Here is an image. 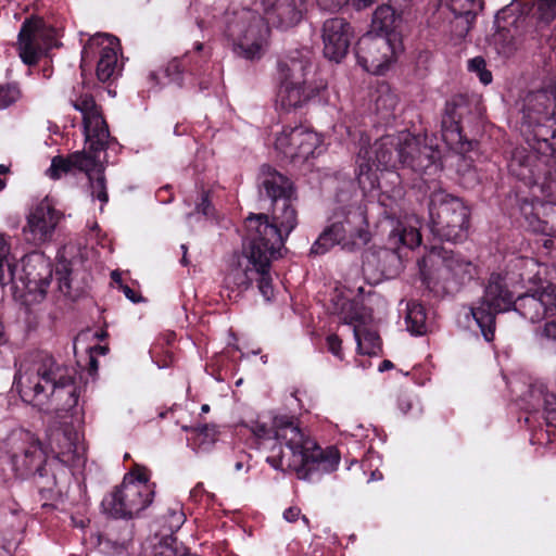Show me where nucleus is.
Wrapping results in <instances>:
<instances>
[{
    "mask_svg": "<svg viewBox=\"0 0 556 556\" xmlns=\"http://www.w3.org/2000/svg\"><path fill=\"white\" fill-rule=\"evenodd\" d=\"M256 185L258 200L267 204L271 222L267 214H251L245 219L248 235L257 233L261 224L275 226L285 239L298 225L296 210L293 205L296 200L293 181L271 165L263 164L257 174Z\"/></svg>",
    "mask_w": 556,
    "mask_h": 556,
    "instance_id": "39448f33",
    "label": "nucleus"
},
{
    "mask_svg": "<svg viewBox=\"0 0 556 556\" xmlns=\"http://www.w3.org/2000/svg\"><path fill=\"white\" fill-rule=\"evenodd\" d=\"M300 513H301L300 508H298V507H289L288 509L285 510L283 517L289 522H293V521L298 520V518L300 516Z\"/></svg>",
    "mask_w": 556,
    "mask_h": 556,
    "instance_id": "6e6d98bb",
    "label": "nucleus"
},
{
    "mask_svg": "<svg viewBox=\"0 0 556 556\" xmlns=\"http://www.w3.org/2000/svg\"><path fill=\"white\" fill-rule=\"evenodd\" d=\"M111 278L119 288L121 287V282H123L121 274L118 271L114 270L111 274Z\"/></svg>",
    "mask_w": 556,
    "mask_h": 556,
    "instance_id": "e2e57ef3",
    "label": "nucleus"
},
{
    "mask_svg": "<svg viewBox=\"0 0 556 556\" xmlns=\"http://www.w3.org/2000/svg\"><path fill=\"white\" fill-rule=\"evenodd\" d=\"M108 351H109V348H108V346H105V345H100V344H97V345H94L93 348H91V349H90V352H91V353H92V352H97V353H99V354H101V355L106 354V352H108Z\"/></svg>",
    "mask_w": 556,
    "mask_h": 556,
    "instance_id": "bf43d9fd",
    "label": "nucleus"
},
{
    "mask_svg": "<svg viewBox=\"0 0 556 556\" xmlns=\"http://www.w3.org/2000/svg\"><path fill=\"white\" fill-rule=\"evenodd\" d=\"M510 5H513V2H509V5H506L505 8H509L510 9V12L507 13L506 15V21H513L514 17H516L514 14H513V9L510 8ZM519 17V23L523 22V17L521 16H518Z\"/></svg>",
    "mask_w": 556,
    "mask_h": 556,
    "instance_id": "0e129e2a",
    "label": "nucleus"
},
{
    "mask_svg": "<svg viewBox=\"0 0 556 556\" xmlns=\"http://www.w3.org/2000/svg\"><path fill=\"white\" fill-rule=\"evenodd\" d=\"M28 438L29 440L22 451L14 453L11 457L12 467L21 478H29L48 464L40 440L34 435H28Z\"/></svg>",
    "mask_w": 556,
    "mask_h": 556,
    "instance_id": "b1692460",
    "label": "nucleus"
},
{
    "mask_svg": "<svg viewBox=\"0 0 556 556\" xmlns=\"http://www.w3.org/2000/svg\"><path fill=\"white\" fill-rule=\"evenodd\" d=\"M152 556H188V548L174 535L164 536L154 547Z\"/></svg>",
    "mask_w": 556,
    "mask_h": 556,
    "instance_id": "4c0bfd02",
    "label": "nucleus"
},
{
    "mask_svg": "<svg viewBox=\"0 0 556 556\" xmlns=\"http://www.w3.org/2000/svg\"><path fill=\"white\" fill-rule=\"evenodd\" d=\"M9 170H10V169H9V167H8V166H5V165H3V164H0V174H2V175H3V174H7V173H9Z\"/></svg>",
    "mask_w": 556,
    "mask_h": 556,
    "instance_id": "338daca9",
    "label": "nucleus"
},
{
    "mask_svg": "<svg viewBox=\"0 0 556 556\" xmlns=\"http://www.w3.org/2000/svg\"><path fill=\"white\" fill-rule=\"evenodd\" d=\"M521 113L530 151L516 150L508 170L531 188L534 199H522L519 211L531 231L556 237V203L536 195L540 191L546 198H556V96L547 90L529 92Z\"/></svg>",
    "mask_w": 556,
    "mask_h": 556,
    "instance_id": "f257e3e1",
    "label": "nucleus"
},
{
    "mask_svg": "<svg viewBox=\"0 0 556 556\" xmlns=\"http://www.w3.org/2000/svg\"><path fill=\"white\" fill-rule=\"evenodd\" d=\"M395 9L389 4L378 7L374 12L370 30L377 35H389L394 30Z\"/></svg>",
    "mask_w": 556,
    "mask_h": 556,
    "instance_id": "72a5a7b5",
    "label": "nucleus"
},
{
    "mask_svg": "<svg viewBox=\"0 0 556 556\" xmlns=\"http://www.w3.org/2000/svg\"><path fill=\"white\" fill-rule=\"evenodd\" d=\"M75 110L83 114V126L88 150L93 152L105 151L112 140L109 125L102 115L101 106L97 104L90 93H80L71 98Z\"/></svg>",
    "mask_w": 556,
    "mask_h": 556,
    "instance_id": "f3484780",
    "label": "nucleus"
},
{
    "mask_svg": "<svg viewBox=\"0 0 556 556\" xmlns=\"http://www.w3.org/2000/svg\"><path fill=\"white\" fill-rule=\"evenodd\" d=\"M210 68V54L204 52L202 42H195L192 51L168 62L165 74L179 87L185 86L186 79L189 78L190 85L197 84L203 91L208 89L212 83Z\"/></svg>",
    "mask_w": 556,
    "mask_h": 556,
    "instance_id": "2eb2a0df",
    "label": "nucleus"
},
{
    "mask_svg": "<svg viewBox=\"0 0 556 556\" xmlns=\"http://www.w3.org/2000/svg\"><path fill=\"white\" fill-rule=\"evenodd\" d=\"M476 18H469V17H454L452 22V34L457 39H464L469 30L471 29Z\"/></svg>",
    "mask_w": 556,
    "mask_h": 556,
    "instance_id": "8fccbe9b",
    "label": "nucleus"
},
{
    "mask_svg": "<svg viewBox=\"0 0 556 556\" xmlns=\"http://www.w3.org/2000/svg\"><path fill=\"white\" fill-rule=\"evenodd\" d=\"M214 206L212 204L211 191L201 190L199 202L195 205V212L202 214L205 217L213 216Z\"/></svg>",
    "mask_w": 556,
    "mask_h": 556,
    "instance_id": "3c124183",
    "label": "nucleus"
},
{
    "mask_svg": "<svg viewBox=\"0 0 556 556\" xmlns=\"http://www.w3.org/2000/svg\"><path fill=\"white\" fill-rule=\"evenodd\" d=\"M247 428L250 432L247 444L251 448H270L273 452L278 450L277 454L266 457V462L271 467L283 469L282 445L285 444L291 455L287 466L295 471L299 479H309L313 469V441L305 437L293 421L288 420L275 427L254 421Z\"/></svg>",
    "mask_w": 556,
    "mask_h": 556,
    "instance_id": "20e7f679",
    "label": "nucleus"
},
{
    "mask_svg": "<svg viewBox=\"0 0 556 556\" xmlns=\"http://www.w3.org/2000/svg\"><path fill=\"white\" fill-rule=\"evenodd\" d=\"M419 226L420 222L414 215L406 216L404 219H397L388 237L390 248L400 249L401 247H406L414 249L419 247L421 243Z\"/></svg>",
    "mask_w": 556,
    "mask_h": 556,
    "instance_id": "bb28decb",
    "label": "nucleus"
},
{
    "mask_svg": "<svg viewBox=\"0 0 556 556\" xmlns=\"http://www.w3.org/2000/svg\"><path fill=\"white\" fill-rule=\"evenodd\" d=\"M533 15L539 23L549 24L556 17V0H538Z\"/></svg>",
    "mask_w": 556,
    "mask_h": 556,
    "instance_id": "79ce46f5",
    "label": "nucleus"
},
{
    "mask_svg": "<svg viewBox=\"0 0 556 556\" xmlns=\"http://www.w3.org/2000/svg\"><path fill=\"white\" fill-rule=\"evenodd\" d=\"M404 52L400 33L377 35L366 33L357 41L355 54L364 71L374 75H383Z\"/></svg>",
    "mask_w": 556,
    "mask_h": 556,
    "instance_id": "4468645a",
    "label": "nucleus"
},
{
    "mask_svg": "<svg viewBox=\"0 0 556 556\" xmlns=\"http://www.w3.org/2000/svg\"><path fill=\"white\" fill-rule=\"evenodd\" d=\"M99 153L100 152L89 150L88 153L85 151H76L67 156L55 155L51 161L47 174L54 180L60 179L63 174L74 172H83L89 175L97 166Z\"/></svg>",
    "mask_w": 556,
    "mask_h": 556,
    "instance_id": "393cba45",
    "label": "nucleus"
},
{
    "mask_svg": "<svg viewBox=\"0 0 556 556\" xmlns=\"http://www.w3.org/2000/svg\"><path fill=\"white\" fill-rule=\"evenodd\" d=\"M312 56L308 49L295 50L278 62L279 89L276 104L282 111L302 109L313 97L311 75Z\"/></svg>",
    "mask_w": 556,
    "mask_h": 556,
    "instance_id": "1a4fd4ad",
    "label": "nucleus"
},
{
    "mask_svg": "<svg viewBox=\"0 0 556 556\" xmlns=\"http://www.w3.org/2000/svg\"><path fill=\"white\" fill-rule=\"evenodd\" d=\"M154 493L143 485L123 480L104 496L101 506L105 514L115 519H130L153 502Z\"/></svg>",
    "mask_w": 556,
    "mask_h": 556,
    "instance_id": "dca6fc26",
    "label": "nucleus"
},
{
    "mask_svg": "<svg viewBox=\"0 0 556 556\" xmlns=\"http://www.w3.org/2000/svg\"><path fill=\"white\" fill-rule=\"evenodd\" d=\"M201 412H202V413H208V412H210V405H207V404H203V405L201 406Z\"/></svg>",
    "mask_w": 556,
    "mask_h": 556,
    "instance_id": "774afa93",
    "label": "nucleus"
},
{
    "mask_svg": "<svg viewBox=\"0 0 556 556\" xmlns=\"http://www.w3.org/2000/svg\"><path fill=\"white\" fill-rule=\"evenodd\" d=\"M63 217L49 198L41 200L29 213L23 232L25 240L34 245H41L53 239L55 228Z\"/></svg>",
    "mask_w": 556,
    "mask_h": 556,
    "instance_id": "a211bd4d",
    "label": "nucleus"
},
{
    "mask_svg": "<svg viewBox=\"0 0 556 556\" xmlns=\"http://www.w3.org/2000/svg\"><path fill=\"white\" fill-rule=\"evenodd\" d=\"M389 1L392 2L399 9L406 8L410 3V0H389Z\"/></svg>",
    "mask_w": 556,
    "mask_h": 556,
    "instance_id": "052dcab7",
    "label": "nucleus"
},
{
    "mask_svg": "<svg viewBox=\"0 0 556 556\" xmlns=\"http://www.w3.org/2000/svg\"><path fill=\"white\" fill-rule=\"evenodd\" d=\"M437 152L408 131L386 135L372 147L362 146L357 157L356 178L364 192L379 187L377 170L395 169L397 165L424 174L438 168Z\"/></svg>",
    "mask_w": 556,
    "mask_h": 556,
    "instance_id": "f03ea898",
    "label": "nucleus"
},
{
    "mask_svg": "<svg viewBox=\"0 0 556 556\" xmlns=\"http://www.w3.org/2000/svg\"><path fill=\"white\" fill-rule=\"evenodd\" d=\"M88 177L91 184L92 195L102 203H106L109 201V194L106 191V180L103 170L98 172L96 179H92L90 174Z\"/></svg>",
    "mask_w": 556,
    "mask_h": 556,
    "instance_id": "09e8293b",
    "label": "nucleus"
},
{
    "mask_svg": "<svg viewBox=\"0 0 556 556\" xmlns=\"http://www.w3.org/2000/svg\"><path fill=\"white\" fill-rule=\"evenodd\" d=\"M125 296L134 303H138L141 300L140 294H138L132 288L124 282H121V287L118 288Z\"/></svg>",
    "mask_w": 556,
    "mask_h": 556,
    "instance_id": "5fc2aeb1",
    "label": "nucleus"
},
{
    "mask_svg": "<svg viewBox=\"0 0 556 556\" xmlns=\"http://www.w3.org/2000/svg\"><path fill=\"white\" fill-rule=\"evenodd\" d=\"M123 480H128L132 484L143 485L148 491H154V483L150 482V471L140 465H135L129 472L124 476Z\"/></svg>",
    "mask_w": 556,
    "mask_h": 556,
    "instance_id": "a19ab883",
    "label": "nucleus"
},
{
    "mask_svg": "<svg viewBox=\"0 0 556 556\" xmlns=\"http://www.w3.org/2000/svg\"><path fill=\"white\" fill-rule=\"evenodd\" d=\"M223 24L236 54L250 61L262 58L269 28L260 14L247 7L230 4L223 15Z\"/></svg>",
    "mask_w": 556,
    "mask_h": 556,
    "instance_id": "6e6552de",
    "label": "nucleus"
},
{
    "mask_svg": "<svg viewBox=\"0 0 556 556\" xmlns=\"http://www.w3.org/2000/svg\"><path fill=\"white\" fill-rule=\"evenodd\" d=\"M515 267L522 270L518 274V279L510 277L509 273H492L482 298L477 305L470 307V313L488 342L494 339L496 315L513 308L516 300L514 287L518 283L542 281L541 266L534 260L518 258Z\"/></svg>",
    "mask_w": 556,
    "mask_h": 556,
    "instance_id": "423d86ee",
    "label": "nucleus"
},
{
    "mask_svg": "<svg viewBox=\"0 0 556 556\" xmlns=\"http://www.w3.org/2000/svg\"><path fill=\"white\" fill-rule=\"evenodd\" d=\"M535 337L543 345L556 344V319L546 321L535 330Z\"/></svg>",
    "mask_w": 556,
    "mask_h": 556,
    "instance_id": "49530a36",
    "label": "nucleus"
},
{
    "mask_svg": "<svg viewBox=\"0 0 556 556\" xmlns=\"http://www.w3.org/2000/svg\"><path fill=\"white\" fill-rule=\"evenodd\" d=\"M10 244L0 235V286L10 285L14 298L25 293L45 296L52 280V265L42 254H29L23 258L22 274L16 277V264L10 262Z\"/></svg>",
    "mask_w": 556,
    "mask_h": 556,
    "instance_id": "0eeeda50",
    "label": "nucleus"
},
{
    "mask_svg": "<svg viewBox=\"0 0 556 556\" xmlns=\"http://www.w3.org/2000/svg\"><path fill=\"white\" fill-rule=\"evenodd\" d=\"M429 227L441 240L462 241L469 227V210L459 198L444 190L433 191L429 200Z\"/></svg>",
    "mask_w": 556,
    "mask_h": 556,
    "instance_id": "9d476101",
    "label": "nucleus"
},
{
    "mask_svg": "<svg viewBox=\"0 0 556 556\" xmlns=\"http://www.w3.org/2000/svg\"><path fill=\"white\" fill-rule=\"evenodd\" d=\"M194 430L199 433V434H203L205 437H208L210 435V431L212 430L210 425L207 424H204V425H199L194 428Z\"/></svg>",
    "mask_w": 556,
    "mask_h": 556,
    "instance_id": "4d7b16f0",
    "label": "nucleus"
},
{
    "mask_svg": "<svg viewBox=\"0 0 556 556\" xmlns=\"http://www.w3.org/2000/svg\"><path fill=\"white\" fill-rule=\"evenodd\" d=\"M543 399V408L546 414V421L551 426H556V394L544 391L543 389L538 390Z\"/></svg>",
    "mask_w": 556,
    "mask_h": 556,
    "instance_id": "de8ad7c7",
    "label": "nucleus"
},
{
    "mask_svg": "<svg viewBox=\"0 0 556 556\" xmlns=\"http://www.w3.org/2000/svg\"><path fill=\"white\" fill-rule=\"evenodd\" d=\"M393 178L391 182L394 185L392 190L389 192L383 190L379 193L378 203L382 207V215L387 219L400 218L402 211V203L404 200L405 191L401 182L399 174H392Z\"/></svg>",
    "mask_w": 556,
    "mask_h": 556,
    "instance_id": "c85d7f7f",
    "label": "nucleus"
},
{
    "mask_svg": "<svg viewBox=\"0 0 556 556\" xmlns=\"http://www.w3.org/2000/svg\"><path fill=\"white\" fill-rule=\"evenodd\" d=\"M254 276V266L249 264V260L247 258L245 268H242L241 263H239L237 267L231 268V270L226 275L224 281L227 288L243 291L252 285Z\"/></svg>",
    "mask_w": 556,
    "mask_h": 556,
    "instance_id": "f704fd0d",
    "label": "nucleus"
},
{
    "mask_svg": "<svg viewBox=\"0 0 556 556\" xmlns=\"http://www.w3.org/2000/svg\"><path fill=\"white\" fill-rule=\"evenodd\" d=\"M268 22L280 28L299 24L306 12V0H262Z\"/></svg>",
    "mask_w": 556,
    "mask_h": 556,
    "instance_id": "4be33fe9",
    "label": "nucleus"
},
{
    "mask_svg": "<svg viewBox=\"0 0 556 556\" xmlns=\"http://www.w3.org/2000/svg\"><path fill=\"white\" fill-rule=\"evenodd\" d=\"M353 325V333L361 354L375 355L380 350L379 334L368 329L363 323H358L355 318L349 323Z\"/></svg>",
    "mask_w": 556,
    "mask_h": 556,
    "instance_id": "2f4dec72",
    "label": "nucleus"
},
{
    "mask_svg": "<svg viewBox=\"0 0 556 556\" xmlns=\"http://www.w3.org/2000/svg\"><path fill=\"white\" fill-rule=\"evenodd\" d=\"M121 45L118 38L109 34H96L84 45L81 50L80 70L85 78L86 73L94 67L96 76L101 83L116 80L123 71L118 62ZM83 84H86L84 80Z\"/></svg>",
    "mask_w": 556,
    "mask_h": 556,
    "instance_id": "ddd939ff",
    "label": "nucleus"
},
{
    "mask_svg": "<svg viewBox=\"0 0 556 556\" xmlns=\"http://www.w3.org/2000/svg\"><path fill=\"white\" fill-rule=\"evenodd\" d=\"M406 329L414 336H422L427 332V313L425 307L417 302H408L405 315Z\"/></svg>",
    "mask_w": 556,
    "mask_h": 556,
    "instance_id": "473e14b6",
    "label": "nucleus"
},
{
    "mask_svg": "<svg viewBox=\"0 0 556 556\" xmlns=\"http://www.w3.org/2000/svg\"><path fill=\"white\" fill-rule=\"evenodd\" d=\"M311 134L309 128L304 125L295 126L290 129L287 136L289 144L298 149L294 155L303 156L305 160H308L313 155V146L301 139L302 136L311 138Z\"/></svg>",
    "mask_w": 556,
    "mask_h": 556,
    "instance_id": "e433bc0d",
    "label": "nucleus"
},
{
    "mask_svg": "<svg viewBox=\"0 0 556 556\" xmlns=\"http://www.w3.org/2000/svg\"><path fill=\"white\" fill-rule=\"evenodd\" d=\"M370 240V232L366 225L359 226L352 230L346 229L343 223H333L327 227L315 240V254L326 253L336 244L343 247L361 248L366 245Z\"/></svg>",
    "mask_w": 556,
    "mask_h": 556,
    "instance_id": "aec40b11",
    "label": "nucleus"
},
{
    "mask_svg": "<svg viewBox=\"0 0 556 556\" xmlns=\"http://www.w3.org/2000/svg\"><path fill=\"white\" fill-rule=\"evenodd\" d=\"M508 12H510L509 8H503L496 13L494 21L496 30L491 38V45L496 53L505 58L513 55L520 43L518 35L519 17L506 21Z\"/></svg>",
    "mask_w": 556,
    "mask_h": 556,
    "instance_id": "5701e85b",
    "label": "nucleus"
},
{
    "mask_svg": "<svg viewBox=\"0 0 556 556\" xmlns=\"http://www.w3.org/2000/svg\"><path fill=\"white\" fill-rule=\"evenodd\" d=\"M13 384L22 401L33 406H41L50 397L64 399L63 410H71L78 404L74 369L46 352H39L29 365H22Z\"/></svg>",
    "mask_w": 556,
    "mask_h": 556,
    "instance_id": "7ed1b4c3",
    "label": "nucleus"
},
{
    "mask_svg": "<svg viewBox=\"0 0 556 556\" xmlns=\"http://www.w3.org/2000/svg\"><path fill=\"white\" fill-rule=\"evenodd\" d=\"M49 445L51 451L55 454L52 462L70 467L78 458L77 433L71 428L52 431Z\"/></svg>",
    "mask_w": 556,
    "mask_h": 556,
    "instance_id": "a878e982",
    "label": "nucleus"
},
{
    "mask_svg": "<svg viewBox=\"0 0 556 556\" xmlns=\"http://www.w3.org/2000/svg\"><path fill=\"white\" fill-rule=\"evenodd\" d=\"M58 467H60L62 472L66 475V470L63 468L64 466L55 462H50L35 475L30 476L40 500L45 501L42 507L52 506L51 504H48L47 501H55L61 495V491L58 489V475L55 472Z\"/></svg>",
    "mask_w": 556,
    "mask_h": 556,
    "instance_id": "cd10ccee",
    "label": "nucleus"
},
{
    "mask_svg": "<svg viewBox=\"0 0 556 556\" xmlns=\"http://www.w3.org/2000/svg\"><path fill=\"white\" fill-rule=\"evenodd\" d=\"M18 55L24 64L33 66L39 62L40 48L36 42L35 26L25 21L18 33Z\"/></svg>",
    "mask_w": 556,
    "mask_h": 556,
    "instance_id": "c756f323",
    "label": "nucleus"
},
{
    "mask_svg": "<svg viewBox=\"0 0 556 556\" xmlns=\"http://www.w3.org/2000/svg\"><path fill=\"white\" fill-rule=\"evenodd\" d=\"M511 309L531 323L553 316L556 313V286L548 285L541 291L517 296Z\"/></svg>",
    "mask_w": 556,
    "mask_h": 556,
    "instance_id": "6ab92c4d",
    "label": "nucleus"
},
{
    "mask_svg": "<svg viewBox=\"0 0 556 556\" xmlns=\"http://www.w3.org/2000/svg\"><path fill=\"white\" fill-rule=\"evenodd\" d=\"M258 228L261 230H257V233L248 235L244 253L249 264L254 266V280L257 281L260 292L269 300L274 294L270 264L280 256L285 239L275 226L258 224Z\"/></svg>",
    "mask_w": 556,
    "mask_h": 556,
    "instance_id": "9b49d317",
    "label": "nucleus"
},
{
    "mask_svg": "<svg viewBox=\"0 0 556 556\" xmlns=\"http://www.w3.org/2000/svg\"><path fill=\"white\" fill-rule=\"evenodd\" d=\"M21 89L16 83L0 85V109H7L21 98Z\"/></svg>",
    "mask_w": 556,
    "mask_h": 556,
    "instance_id": "c03bdc74",
    "label": "nucleus"
},
{
    "mask_svg": "<svg viewBox=\"0 0 556 556\" xmlns=\"http://www.w3.org/2000/svg\"><path fill=\"white\" fill-rule=\"evenodd\" d=\"M340 460L341 454L336 446L321 447L315 443V483L325 475L337 471Z\"/></svg>",
    "mask_w": 556,
    "mask_h": 556,
    "instance_id": "7c9ffc66",
    "label": "nucleus"
},
{
    "mask_svg": "<svg viewBox=\"0 0 556 556\" xmlns=\"http://www.w3.org/2000/svg\"><path fill=\"white\" fill-rule=\"evenodd\" d=\"M352 37V26L345 20H327L323 26L324 55L340 62L348 53Z\"/></svg>",
    "mask_w": 556,
    "mask_h": 556,
    "instance_id": "412c9836",
    "label": "nucleus"
},
{
    "mask_svg": "<svg viewBox=\"0 0 556 556\" xmlns=\"http://www.w3.org/2000/svg\"><path fill=\"white\" fill-rule=\"evenodd\" d=\"M326 346L336 358L343 361L342 341L337 334L327 336Z\"/></svg>",
    "mask_w": 556,
    "mask_h": 556,
    "instance_id": "603ef678",
    "label": "nucleus"
},
{
    "mask_svg": "<svg viewBox=\"0 0 556 556\" xmlns=\"http://www.w3.org/2000/svg\"><path fill=\"white\" fill-rule=\"evenodd\" d=\"M468 71L475 73L483 85L492 83V73L486 68V62L482 56H476L468 61Z\"/></svg>",
    "mask_w": 556,
    "mask_h": 556,
    "instance_id": "a18cd8bd",
    "label": "nucleus"
},
{
    "mask_svg": "<svg viewBox=\"0 0 556 556\" xmlns=\"http://www.w3.org/2000/svg\"><path fill=\"white\" fill-rule=\"evenodd\" d=\"M251 455L244 451H239L236 454V460L233 463V470L236 472H239L241 470H244L245 472L249 471L251 468L250 462H251Z\"/></svg>",
    "mask_w": 556,
    "mask_h": 556,
    "instance_id": "864d4df0",
    "label": "nucleus"
},
{
    "mask_svg": "<svg viewBox=\"0 0 556 556\" xmlns=\"http://www.w3.org/2000/svg\"><path fill=\"white\" fill-rule=\"evenodd\" d=\"M422 281L428 288H435L439 283L454 281L457 285L470 281L476 273V266L460 254L443 248L432 247L421 260L418 261Z\"/></svg>",
    "mask_w": 556,
    "mask_h": 556,
    "instance_id": "f8f14e48",
    "label": "nucleus"
},
{
    "mask_svg": "<svg viewBox=\"0 0 556 556\" xmlns=\"http://www.w3.org/2000/svg\"><path fill=\"white\" fill-rule=\"evenodd\" d=\"M399 99L389 86H381L378 89V97L376 98V109L384 117L392 114L397 105Z\"/></svg>",
    "mask_w": 556,
    "mask_h": 556,
    "instance_id": "ea45409f",
    "label": "nucleus"
},
{
    "mask_svg": "<svg viewBox=\"0 0 556 556\" xmlns=\"http://www.w3.org/2000/svg\"><path fill=\"white\" fill-rule=\"evenodd\" d=\"M442 3L453 13L454 17L476 18L483 9L482 0H442Z\"/></svg>",
    "mask_w": 556,
    "mask_h": 556,
    "instance_id": "c9c22d12",
    "label": "nucleus"
},
{
    "mask_svg": "<svg viewBox=\"0 0 556 556\" xmlns=\"http://www.w3.org/2000/svg\"><path fill=\"white\" fill-rule=\"evenodd\" d=\"M442 136L447 143H454L460 140V128L448 112L442 118Z\"/></svg>",
    "mask_w": 556,
    "mask_h": 556,
    "instance_id": "37998d69",
    "label": "nucleus"
},
{
    "mask_svg": "<svg viewBox=\"0 0 556 556\" xmlns=\"http://www.w3.org/2000/svg\"><path fill=\"white\" fill-rule=\"evenodd\" d=\"M396 405L400 412L410 418H417L422 414L419 400L408 391H400L396 396Z\"/></svg>",
    "mask_w": 556,
    "mask_h": 556,
    "instance_id": "58836bf2",
    "label": "nucleus"
},
{
    "mask_svg": "<svg viewBox=\"0 0 556 556\" xmlns=\"http://www.w3.org/2000/svg\"><path fill=\"white\" fill-rule=\"evenodd\" d=\"M355 4L358 9H364L369 7L375 0H354Z\"/></svg>",
    "mask_w": 556,
    "mask_h": 556,
    "instance_id": "680f3d73",
    "label": "nucleus"
},
{
    "mask_svg": "<svg viewBox=\"0 0 556 556\" xmlns=\"http://www.w3.org/2000/svg\"><path fill=\"white\" fill-rule=\"evenodd\" d=\"M88 370H89L90 375L96 374L98 370V361L92 354H90V357H89V369Z\"/></svg>",
    "mask_w": 556,
    "mask_h": 556,
    "instance_id": "13d9d810",
    "label": "nucleus"
},
{
    "mask_svg": "<svg viewBox=\"0 0 556 556\" xmlns=\"http://www.w3.org/2000/svg\"><path fill=\"white\" fill-rule=\"evenodd\" d=\"M393 367V364L392 362L388 361V359H384L380 367H379V370L380 371H384V370H388V369H391Z\"/></svg>",
    "mask_w": 556,
    "mask_h": 556,
    "instance_id": "69168bd1",
    "label": "nucleus"
}]
</instances>
